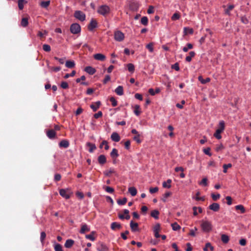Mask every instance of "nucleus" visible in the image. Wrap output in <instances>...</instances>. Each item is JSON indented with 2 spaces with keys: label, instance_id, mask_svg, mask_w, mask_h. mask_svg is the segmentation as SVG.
<instances>
[{
  "label": "nucleus",
  "instance_id": "obj_59",
  "mask_svg": "<svg viewBox=\"0 0 251 251\" xmlns=\"http://www.w3.org/2000/svg\"><path fill=\"white\" fill-rule=\"evenodd\" d=\"M43 49L44 50L46 51H50V47L49 45L47 44H44L43 46Z\"/></svg>",
  "mask_w": 251,
  "mask_h": 251
},
{
  "label": "nucleus",
  "instance_id": "obj_39",
  "mask_svg": "<svg viewBox=\"0 0 251 251\" xmlns=\"http://www.w3.org/2000/svg\"><path fill=\"white\" fill-rule=\"evenodd\" d=\"M50 0L43 1L40 3V6L44 8H47L50 4Z\"/></svg>",
  "mask_w": 251,
  "mask_h": 251
},
{
  "label": "nucleus",
  "instance_id": "obj_41",
  "mask_svg": "<svg viewBox=\"0 0 251 251\" xmlns=\"http://www.w3.org/2000/svg\"><path fill=\"white\" fill-rule=\"evenodd\" d=\"M221 240L224 243H227L229 241V237L226 234H223L221 236Z\"/></svg>",
  "mask_w": 251,
  "mask_h": 251
},
{
  "label": "nucleus",
  "instance_id": "obj_10",
  "mask_svg": "<svg viewBox=\"0 0 251 251\" xmlns=\"http://www.w3.org/2000/svg\"><path fill=\"white\" fill-rule=\"evenodd\" d=\"M130 226L132 231L135 232L139 230L138 224L134 223L132 221L130 223Z\"/></svg>",
  "mask_w": 251,
  "mask_h": 251
},
{
  "label": "nucleus",
  "instance_id": "obj_57",
  "mask_svg": "<svg viewBox=\"0 0 251 251\" xmlns=\"http://www.w3.org/2000/svg\"><path fill=\"white\" fill-rule=\"evenodd\" d=\"M210 151V148H207L204 149L203 150V152L205 154L209 155V156L212 155V154L211 153Z\"/></svg>",
  "mask_w": 251,
  "mask_h": 251
},
{
  "label": "nucleus",
  "instance_id": "obj_18",
  "mask_svg": "<svg viewBox=\"0 0 251 251\" xmlns=\"http://www.w3.org/2000/svg\"><path fill=\"white\" fill-rule=\"evenodd\" d=\"M95 233L96 232L95 231H92L90 234L86 235L85 237L92 241H94L96 239V237H95Z\"/></svg>",
  "mask_w": 251,
  "mask_h": 251
},
{
  "label": "nucleus",
  "instance_id": "obj_15",
  "mask_svg": "<svg viewBox=\"0 0 251 251\" xmlns=\"http://www.w3.org/2000/svg\"><path fill=\"white\" fill-rule=\"evenodd\" d=\"M203 250L204 251H213L214 247L212 246L211 243H207L205 244V246Z\"/></svg>",
  "mask_w": 251,
  "mask_h": 251
},
{
  "label": "nucleus",
  "instance_id": "obj_6",
  "mask_svg": "<svg viewBox=\"0 0 251 251\" xmlns=\"http://www.w3.org/2000/svg\"><path fill=\"white\" fill-rule=\"evenodd\" d=\"M80 26L78 24H73L70 26V31L73 34H77L80 32Z\"/></svg>",
  "mask_w": 251,
  "mask_h": 251
},
{
  "label": "nucleus",
  "instance_id": "obj_38",
  "mask_svg": "<svg viewBox=\"0 0 251 251\" xmlns=\"http://www.w3.org/2000/svg\"><path fill=\"white\" fill-rule=\"evenodd\" d=\"M28 19L26 18H24L22 19L21 25L23 27H26L28 25Z\"/></svg>",
  "mask_w": 251,
  "mask_h": 251
},
{
  "label": "nucleus",
  "instance_id": "obj_44",
  "mask_svg": "<svg viewBox=\"0 0 251 251\" xmlns=\"http://www.w3.org/2000/svg\"><path fill=\"white\" fill-rule=\"evenodd\" d=\"M172 228L174 230L176 231L180 229V226L178 225L176 223H174L171 225Z\"/></svg>",
  "mask_w": 251,
  "mask_h": 251
},
{
  "label": "nucleus",
  "instance_id": "obj_2",
  "mask_svg": "<svg viewBox=\"0 0 251 251\" xmlns=\"http://www.w3.org/2000/svg\"><path fill=\"white\" fill-rule=\"evenodd\" d=\"M201 226L204 232H209L212 230V226L211 222L208 221L202 220L201 222Z\"/></svg>",
  "mask_w": 251,
  "mask_h": 251
},
{
  "label": "nucleus",
  "instance_id": "obj_54",
  "mask_svg": "<svg viewBox=\"0 0 251 251\" xmlns=\"http://www.w3.org/2000/svg\"><path fill=\"white\" fill-rule=\"evenodd\" d=\"M46 234L45 232H42L41 233V236H40V241L42 244L44 243V240L46 238Z\"/></svg>",
  "mask_w": 251,
  "mask_h": 251
},
{
  "label": "nucleus",
  "instance_id": "obj_40",
  "mask_svg": "<svg viewBox=\"0 0 251 251\" xmlns=\"http://www.w3.org/2000/svg\"><path fill=\"white\" fill-rule=\"evenodd\" d=\"M235 209L236 210H239L241 211V213H244L246 211L243 205H237L235 206Z\"/></svg>",
  "mask_w": 251,
  "mask_h": 251
},
{
  "label": "nucleus",
  "instance_id": "obj_47",
  "mask_svg": "<svg viewBox=\"0 0 251 251\" xmlns=\"http://www.w3.org/2000/svg\"><path fill=\"white\" fill-rule=\"evenodd\" d=\"M141 23L144 25H147L148 23V19L147 17H143L141 19Z\"/></svg>",
  "mask_w": 251,
  "mask_h": 251
},
{
  "label": "nucleus",
  "instance_id": "obj_53",
  "mask_svg": "<svg viewBox=\"0 0 251 251\" xmlns=\"http://www.w3.org/2000/svg\"><path fill=\"white\" fill-rule=\"evenodd\" d=\"M232 167V164L230 163L227 164H224L223 165V172L224 173H226L227 172V169L228 168H231Z\"/></svg>",
  "mask_w": 251,
  "mask_h": 251
},
{
  "label": "nucleus",
  "instance_id": "obj_50",
  "mask_svg": "<svg viewBox=\"0 0 251 251\" xmlns=\"http://www.w3.org/2000/svg\"><path fill=\"white\" fill-rule=\"evenodd\" d=\"M146 48L151 52H152L153 51V44L152 43H150L147 45Z\"/></svg>",
  "mask_w": 251,
  "mask_h": 251
},
{
  "label": "nucleus",
  "instance_id": "obj_3",
  "mask_svg": "<svg viewBox=\"0 0 251 251\" xmlns=\"http://www.w3.org/2000/svg\"><path fill=\"white\" fill-rule=\"evenodd\" d=\"M110 9L107 5H102L100 6L98 9V12L103 15L105 16L109 13Z\"/></svg>",
  "mask_w": 251,
  "mask_h": 251
},
{
  "label": "nucleus",
  "instance_id": "obj_21",
  "mask_svg": "<svg viewBox=\"0 0 251 251\" xmlns=\"http://www.w3.org/2000/svg\"><path fill=\"white\" fill-rule=\"evenodd\" d=\"M74 240H73L72 239H68L66 241L64 246L66 248H70L74 245Z\"/></svg>",
  "mask_w": 251,
  "mask_h": 251
},
{
  "label": "nucleus",
  "instance_id": "obj_27",
  "mask_svg": "<svg viewBox=\"0 0 251 251\" xmlns=\"http://www.w3.org/2000/svg\"><path fill=\"white\" fill-rule=\"evenodd\" d=\"M69 143L67 140H62L59 143V146L60 147H64L66 148L69 147Z\"/></svg>",
  "mask_w": 251,
  "mask_h": 251
},
{
  "label": "nucleus",
  "instance_id": "obj_37",
  "mask_svg": "<svg viewBox=\"0 0 251 251\" xmlns=\"http://www.w3.org/2000/svg\"><path fill=\"white\" fill-rule=\"evenodd\" d=\"M98 251H107L108 248L104 244H101L100 246L98 248Z\"/></svg>",
  "mask_w": 251,
  "mask_h": 251
},
{
  "label": "nucleus",
  "instance_id": "obj_20",
  "mask_svg": "<svg viewBox=\"0 0 251 251\" xmlns=\"http://www.w3.org/2000/svg\"><path fill=\"white\" fill-rule=\"evenodd\" d=\"M111 228L114 230L116 229H120L121 228V225L117 222H113L111 225Z\"/></svg>",
  "mask_w": 251,
  "mask_h": 251
},
{
  "label": "nucleus",
  "instance_id": "obj_45",
  "mask_svg": "<svg viewBox=\"0 0 251 251\" xmlns=\"http://www.w3.org/2000/svg\"><path fill=\"white\" fill-rule=\"evenodd\" d=\"M127 201V199L126 198H124L122 199L118 200L117 201V203L119 205H124L126 203Z\"/></svg>",
  "mask_w": 251,
  "mask_h": 251
},
{
  "label": "nucleus",
  "instance_id": "obj_35",
  "mask_svg": "<svg viewBox=\"0 0 251 251\" xmlns=\"http://www.w3.org/2000/svg\"><path fill=\"white\" fill-rule=\"evenodd\" d=\"M200 192L199 191H198L196 193V196L193 197V199H195L196 201H204V197H200Z\"/></svg>",
  "mask_w": 251,
  "mask_h": 251
},
{
  "label": "nucleus",
  "instance_id": "obj_13",
  "mask_svg": "<svg viewBox=\"0 0 251 251\" xmlns=\"http://www.w3.org/2000/svg\"><path fill=\"white\" fill-rule=\"evenodd\" d=\"M111 139L115 142H119L120 140V137L117 132H113L111 135Z\"/></svg>",
  "mask_w": 251,
  "mask_h": 251
},
{
  "label": "nucleus",
  "instance_id": "obj_58",
  "mask_svg": "<svg viewBox=\"0 0 251 251\" xmlns=\"http://www.w3.org/2000/svg\"><path fill=\"white\" fill-rule=\"evenodd\" d=\"M55 251H63L62 246L58 244H57L54 246Z\"/></svg>",
  "mask_w": 251,
  "mask_h": 251
},
{
  "label": "nucleus",
  "instance_id": "obj_29",
  "mask_svg": "<svg viewBox=\"0 0 251 251\" xmlns=\"http://www.w3.org/2000/svg\"><path fill=\"white\" fill-rule=\"evenodd\" d=\"M89 230L90 228L86 224H84L82 225L80 232L81 233H84L85 232L89 231Z\"/></svg>",
  "mask_w": 251,
  "mask_h": 251
},
{
  "label": "nucleus",
  "instance_id": "obj_31",
  "mask_svg": "<svg viewBox=\"0 0 251 251\" xmlns=\"http://www.w3.org/2000/svg\"><path fill=\"white\" fill-rule=\"evenodd\" d=\"M159 214V212L157 210H152L151 212V216L154 218L155 219H158V215Z\"/></svg>",
  "mask_w": 251,
  "mask_h": 251
},
{
  "label": "nucleus",
  "instance_id": "obj_46",
  "mask_svg": "<svg viewBox=\"0 0 251 251\" xmlns=\"http://www.w3.org/2000/svg\"><path fill=\"white\" fill-rule=\"evenodd\" d=\"M48 67L50 70L51 71L57 72L61 70V68L60 67H51L49 66V64H48Z\"/></svg>",
  "mask_w": 251,
  "mask_h": 251
},
{
  "label": "nucleus",
  "instance_id": "obj_43",
  "mask_svg": "<svg viewBox=\"0 0 251 251\" xmlns=\"http://www.w3.org/2000/svg\"><path fill=\"white\" fill-rule=\"evenodd\" d=\"M193 47V46L192 44L188 43L187 44L186 47H184L183 48L182 50L184 52H187L189 49H192Z\"/></svg>",
  "mask_w": 251,
  "mask_h": 251
},
{
  "label": "nucleus",
  "instance_id": "obj_64",
  "mask_svg": "<svg viewBox=\"0 0 251 251\" xmlns=\"http://www.w3.org/2000/svg\"><path fill=\"white\" fill-rule=\"evenodd\" d=\"M211 197H212V198L213 200L216 201V200H217L218 199H219L220 198V195L219 194H216V195L212 194L211 195Z\"/></svg>",
  "mask_w": 251,
  "mask_h": 251
},
{
  "label": "nucleus",
  "instance_id": "obj_25",
  "mask_svg": "<svg viewBox=\"0 0 251 251\" xmlns=\"http://www.w3.org/2000/svg\"><path fill=\"white\" fill-rule=\"evenodd\" d=\"M100 105V101H97L95 104L91 105L90 107L94 111H96L99 108Z\"/></svg>",
  "mask_w": 251,
  "mask_h": 251
},
{
  "label": "nucleus",
  "instance_id": "obj_51",
  "mask_svg": "<svg viewBox=\"0 0 251 251\" xmlns=\"http://www.w3.org/2000/svg\"><path fill=\"white\" fill-rule=\"evenodd\" d=\"M201 185L206 186L207 185V179L206 177L203 178L201 181L199 182Z\"/></svg>",
  "mask_w": 251,
  "mask_h": 251
},
{
  "label": "nucleus",
  "instance_id": "obj_32",
  "mask_svg": "<svg viewBox=\"0 0 251 251\" xmlns=\"http://www.w3.org/2000/svg\"><path fill=\"white\" fill-rule=\"evenodd\" d=\"M110 155L112 158H117L119 155L118 151L116 149H113L111 152Z\"/></svg>",
  "mask_w": 251,
  "mask_h": 251
},
{
  "label": "nucleus",
  "instance_id": "obj_26",
  "mask_svg": "<svg viewBox=\"0 0 251 251\" xmlns=\"http://www.w3.org/2000/svg\"><path fill=\"white\" fill-rule=\"evenodd\" d=\"M115 91L118 95L122 96L123 95V88L121 86H119Z\"/></svg>",
  "mask_w": 251,
  "mask_h": 251
},
{
  "label": "nucleus",
  "instance_id": "obj_8",
  "mask_svg": "<svg viewBox=\"0 0 251 251\" xmlns=\"http://www.w3.org/2000/svg\"><path fill=\"white\" fill-rule=\"evenodd\" d=\"M95 59L99 61H104L106 59V56L101 53H96L93 56Z\"/></svg>",
  "mask_w": 251,
  "mask_h": 251
},
{
  "label": "nucleus",
  "instance_id": "obj_42",
  "mask_svg": "<svg viewBox=\"0 0 251 251\" xmlns=\"http://www.w3.org/2000/svg\"><path fill=\"white\" fill-rule=\"evenodd\" d=\"M103 146L104 147V149L106 150H107L109 149V146L108 145V143L107 141H102V142L100 145V148H102Z\"/></svg>",
  "mask_w": 251,
  "mask_h": 251
},
{
  "label": "nucleus",
  "instance_id": "obj_9",
  "mask_svg": "<svg viewBox=\"0 0 251 251\" xmlns=\"http://www.w3.org/2000/svg\"><path fill=\"white\" fill-rule=\"evenodd\" d=\"M97 26V22L94 19H92L89 25H88V29L89 30H93Z\"/></svg>",
  "mask_w": 251,
  "mask_h": 251
},
{
  "label": "nucleus",
  "instance_id": "obj_1",
  "mask_svg": "<svg viewBox=\"0 0 251 251\" xmlns=\"http://www.w3.org/2000/svg\"><path fill=\"white\" fill-rule=\"evenodd\" d=\"M225 127V122L224 121H220L218 125V128L216 129L215 133L214 134V136L218 139H220L222 138L221 133L224 130Z\"/></svg>",
  "mask_w": 251,
  "mask_h": 251
},
{
  "label": "nucleus",
  "instance_id": "obj_36",
  "mask_svg": "<svg viewBox=\"0 0 251 251\" xmlns=\"http://www.w3.org/2000/svg\"><path fill=\"white\" fill-rule=\"evenodd\" d=\"M127 69L129 72H130L132 73L134 72V70H135V67L133 64H132V63L127 64Z\"/></svg>",
  "mask_w": 251,
  "mask_h": 251
},
{
  "label": "nucleus",
  "instance_id": "obj_22",
  "mask_svg": "<svg viewBox=\"0 0 251 251\" xmlns=\"http://www.w3.org/2000/svg\"><path fill=\"white\" fill-rule=\"evenodd\" d=\"M65 66L68 68H72L75 67V63L74 61L68 60L66 62Z\"/></svg>",
  "mask_w": 251,
  "mask_h": 251
},
{
  "label": "nucleus",
  "instance_id": "obj_30",
  "mask_svg": "<svg viewBox=\"0 0 251 251\" xmlns=\"http://www.w3.org/2000/svg\"><path fill=\"white\" fill-rule=\"evenodd\" d=\"M198 79L202 84H205L207 82H209L210 81V78L207 77L206 79H203L201 76H199L198 77Z\"/></svg>",
  "mask_w": 251,
  "mask_h": 251
},
{
  "label": "nucleus",
  "instance_id": "obj_49",
  "mask_svg": "<svg viewBox=\"0 0 251 251\" xmlns=\"http://www.w3.org/2000/svg\"><path fill=\"white\" fill-rule=\"evenodd\" d=\"M234 7V6L233 5H229L227 8V9L225 10L226 14L229 15L230 11L233 9Z\"/></svg>",
  "mask_w": 251,
  "mask_h": 251
},
{
  "label": "nucleus",
  "instance_id": "obj_34",
  "mask_svg": "<svg viewBox=\"0 0 251 251\" xmlns=\"http://www.w3.org/2000/svg\"><path fill=\"white\" fill-rule=\"evenodd\" d=\"M172 195V193L170 192H167L166 193H165L163 196V198H162V201H163V202H166L167 201V199L168 197H169L171 195Z\"/></svg>",
  "mask_w": 251,
  "mask_h": 251
},
{
  "label": "nucleus",
  "instance_id": "obj_24",
  "mask_svg": "<svg viewBox=\"0 0 251 251\" xmlns=\"http://www.w3.org/2000/svg\"><path fill=\"white\" fill-rule=\"evenodd\" d=\"M98 161L100 164H103L106 161V159L104 155H100L98 157Z\"/></svg>",
  "mask_w": 251,
  "mask_h": 251
},
{
  "label": "nucleus",
  "instance_id": "obj_28",
  "mask_svg": "<svg viewBox=\"0 0 251 251\" xmlns=\"http://www.w3.org/2000/svg\"><path fill=\"white\" fill-rule=\"evenodd\" d=\"M172 182V180L170 179H169L167 180V181H164L163 182L162 185L164 188H170L171 187V183Z\"/></svg>",
  "mask_w": 251,
  "mask_h": 251
},
{
  "label": "nucleus",
  "instance_id": "obj_16",
  "mask_svg": "<svg viewBox=\"0 0 251 251\" xmlns=\"http://www.w3.org/2000/svg\"><path fill=\"white\" fill-rule=\"evenodd\" d=\"M134 108V113L136 116H139L141 113L140 106L139 105H135L133 107Z\"/></svg>",
  "mask_w": 251,
  "mask_h": 251
},
{
  "label": "nucleus",
  "instance_id": "obj_11",
  "mask_svg": "<svg viewBox=\"0 0 251 251\" xmlns=\"http://www.w3.org/2000/svg\"><path fill=\"white\" fill-rule=\"evenodd\" d=\"M84 70L88 74L91 75L94 74L96 72V69L91 66L86 67L85 68Z\"/></svg>",
  "mask_w": 251,
  "mask_h": 251
},
{
  "label": "nucleus",
  "instance_id": "obj_60",
  "mask_svg": "<svg viewBox=\"0 0 251 251\" xmlns=\"http://www.w3.org/2000/svg\"><path fill=\"white\" fill-rule=\"evenodd\" d=\"M140 135L139 134H137V135H135L133 137V139L138 143H140L141 142V140L140 139Z\"/></svg>",
  "mask_w": 251,
  "mask_h": 251
},
{
  "label": "nucleus",
  "instance_id": "obj_4",
  "mask_svg": "<svg viewBox=\"0 0 251 251\" xmlns=\"http://www.w3.org/2000/svg\"><path fill=\"white\" fill-rule=\"evenodd\" d=\"M59 194L62 197L66 199H68L70 198L72 193L69 189H61L59 190Z\"/></svg>",
  "mask_w": 251,
  "mask_h": 251
},
{
  "label": "nucleus",
  "instance_id": "obj_55",
  "mask_svg": "<svg viewBox=\"0 0 251 251\" xmlns=\"http://www.w3.org/2000/svg\"><path fill=\"white\" fill-rule=\"evenodd\" d=\"M179 18L180 15L177 13H175L173 15L171 19L173 21H176L178 20Z\"/></svg>",
  "mask_w": 251,
  "mask_h": 251
},
{
  "label": "nucleus",
  "instance_id": "obj_12",
  "mask_svg": "<svg viewBox=\"0 0 251 251\" xmlns=\"http://www.w3.org/2000/svg\"><path fill=\"white\" fill-rule=\"evenodd\" d=\"M209 209L214 211H218L220 209V205L217 203H213L209 206Z\"/></svg>",
  "mask_w": 251,
  "mask_h": 251
},
{
  "label": "nucleus",
  "instance_id": "obj_5",
  "mask_svg": "<svg viewBox=\"0 0 251 251\" xmlns=\"http://www.w3.org/2000/svg\"><path fill=\"white\" fill-rule=\"evenodd\" d=\"M114 39L118 42L122 41L125 38L124 34L120 30L115 31L114 34Z\"/></svg>",
  "mask_w": 251,
  "mask_h": 251
},
{
  "label": "nucleus",
  "instance_id": "obj_63",
  "mask_svg": "<svg viewBox=\"0 0 251 251\" xmlns=\"http://www.w3.org/2000/svg\"><path fill=\"white\" fill-rule=\"evenodd\" d=\"M110 100L112 102V105L113 106H116L117 105V101L113 97H111L110 99Z\"/></svg>",
  "mask_w": 251,
  "mask_h": 251
},
{
  "label": "nucleus",
  "instance_id": "obj_7",
  "mask_svg": "<svg viewBox=\"0 0 251 251\" xmlns=\"http://www.w3.org/2000/svg\"><path fill=\"white\" fill-rule=\"evenodd\" d=\"M74 16L75 18L81 21H84L86 18L85 14L79 10L75 11Z\"/></svg>",
  "mask_w": 251,
  "mask_h": 251
},
{
  "label": "nucleus",
  "instance_id": "obj_17",
  "mask_svg": "<svg viewBox=\"0 0 251 251\" xmlns=\"http://www.w3.org/2000/svg\"><path fill=\"white\" fill-rule=\"evenodd\" d=\"M196 53L194 51H192L189 52V55L187 56L185 58V60L187 62H190L192 60V58L194 57Z\"/></svg>",
  "mask_w": 251,
  "mask_h": 251
},
{
  "label": "nucleus",
  "instance_id": "obj_62",
  "mask_svg": "<svg viewBox=\"0 0 251 251\" xmlns=\"http://www.w3.org/2000/svg\"><path fill=\"white\" fill-rule=\"evenodd\" d=\"M151 194L155 193L158 192V188L157 187H153V188H151L149 190Z\"/></svg>",
  "mask_w": 251,
  "mask_h": 251
},
{
  "label": "nucleus",
  "instance_id": "obj_33",
  "mask_svg": "<svg viewBox=\"0 0 251 251\" xmlns=\"http://www.w3.org/2000/svg\"><path fill=\"white\" fill-rule=\"evenodd\" d=\"M115 171L114 169L110 168V169L105 171L104 174L106 176H110L112 174H115Z\"/></svg>",
  "mask_w": 251,
  "mask_h": 251
},
{
  "label": "nucleus",
  "instance_id": "obj_14",
  "mask_svg": "<svg viewBox=\"0 0 251 251\" xmlns=\"http://www.w3.org/2000/svg\"><path fill=\"white\" fill-rule=\"evenodd\" d=\"M47 135L49 138L52 139L55 137L56 133L53 129H50L47 131Z\"/></svg>",
  "mask_w": 251,
  "mask_h": 251
},
{
  "label": "nucleus",
  "instance_id": "obj_48",
  "mask_svg": "<svg viewBox=\"0 0 251 251\" xmlns=\"http://www.w3.org/2000/svg\"><path fill=\"white\" fill-rule=\"evenodd\" d=\"M184 32L185 34H187L188 33L189 34H193V30L192 28H189V27H184Z\"/></svg>",
  "mask_w": 251,
  "mask_h": 251
},
{
  "label": "nucleus",
  "instance_id": "obj_23",
  "mask_svg": "<svg viewBox=\"0 0 251 251\" xmlns=\"http://www.w3.org/2000/svg\"><path fill=\"white\" fill-rule=\"evenodd\" d=\"M128 191L132 196H135L137 193L136 189L134 187L128 188Z\"/></svg>",
  "mask_w": 251,
  "mask_h": 251
},
{
  "label": "nucleus",
  "instance_id": "obj_56",
  "mask_svg": "<svg viewBox=\"0 0 251 251\" xmlns=\"http://www.w3.org/2000/svg\"><path fill=\"white\" fill-rule=\"evenodd\" d=\"M24 0H18V7L20 10H22L24 8Z\"/></svg>",
  "mask_w": 251,
  "mask_h": 251
},
{
  "label": "nucleus",
  "instance_id": "obj_19",
  "mask_svg": "<svg viewBox=\"0 0 251 251\" xmlns=\"http://www.w3.org/2000/svg\"><path fill=\"white\" fill-rule=\"evenodd\" d=\"M86 146L89 147V151L90 152H92L93 151L96 149V147L95 144H92L91 143H87Z\"/></svg>",
  "mask_w": 251,
  "mask_h": 251
},
{
  "label": "nucleus",
  "instance_id": "obj_61",
  "mask_svg": "<svg viewBox=\"0 0 251 251\" xmlns=\"http://www.w3.org/2000/svg\"><path fill=\"white\" fill-rule=\"evenodd\" d=\"M75 71H73L71 74H66L64 76V78L66 79L69 77L70 76H74L75 75Z\"/></svg>",
  "mask_w": 251,
  "mask_h": 251
},
{
  "label": "nucleus",
  "instance_id": "obj_52",
  "mask_svg": "<svg viewBox=\"0 0 251 251\" xmlns=\"http://www.w3.org/2000/svg\"><path fill=\"white\" fill-rule=\"evenodd\" d=\"M160 225L159 224H156L154 225L153 228V232H159L160 230Z\"/></svg>",
  "mask_w": 251,
  "mask_h": 251
}]
</instances>
